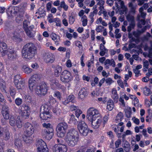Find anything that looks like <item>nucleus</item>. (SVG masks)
<instances>
[{
	"mask_svg": "<svg viewBox=\"0 0 152 152\" xmlns=\"http://www.w3.org/2000/svg\"><path fill=\"white\" fill-rule=\"evenodd\" d=\"M54 22L56 23V26H57L61 27V22L60 19L58 18H54Z\"/></svg>",
	"mask_w": 152,
	"mask_h": 152,
	"instance_id": "nucleus-52",
	"label": "nucleus"
},
{
	"mask_svg": "<svg viewBox=\"0 0 152 152\" xmlns=\"http://www.w3.org/2000/svg\"><path fill=\"white\" fill-rule=\"evenodd\" d=\"M27 35L29 37H33L34 36V33L32 30H30L28 28L24 30Z\"/></svg>",
	"mask_w": 152,
	"mask_h": 152,
	"instance_id": "nucleus-48",
	"label": "nucleus"
},
{
	"mask_svg": "<svg viewBox=\"0 0 152 152\" xmlns=\"http://www.w3.org/2000/svg\"><path fill=\"white\" fill-rule=\"evenodd\" d=\"M88 94V90L85 88H83L79 92L78 98L79 99H82L86 97Z\"/></svg>",
	"mask_w": 152,
	"mask_h": 152,
	"instance_id": "nucleus-22",
	"label": "nucleus"
},
{
	"mask_svg": "<svg viewBox=\"0 0 152 152\" xmlns=\"http://www.w3.org/2000/svg\"><path fill=\"white\" fill-rule=\"evenodd\" d=\"M50 109V107L47 104H44L41 106L40 112L42 113L49 112Z\"/></svg>",
	"mask_w": 152,
	"mask_h": 152,
	"instance_id": "nucleus-32",
	"label": "nucleus"
},
{
	"mask_svg": "<svg viewBox=\"0 0 152 152\" xmlns=\"http://www.w3.org/2000/svg\"><path fill=\"white\" fill-rule=\"evenodd\" d=\"M68 125L66 123L62 122L59 123L56 128L57 136L61 138L64 137Z\"/></svg>",
	"mask_w": 152,
	"mask_h": 152,
	"instance_id": "nucleus-4",
	"label": "nucleus"
},
{
	"mask_svg": "<svg viewBox=\"0 0 152 152\" xmlns=\"http://www.w3.org/2000/svg\"><path fill=\"white\" fill-rule=\"evenodd\" d=\"M9 124L12 126L16 125L18 128H21L23 126V122L20 117L16 118L13 115L11 116L10 118Z\"/></svg>",
	"mask_w": 152,
	"mask_h": 152,
	"instance_id": "nucleus-9",
	"label": "nucleus"
},
{
	"mask_svg": "<svg viewBox=\"0 0 152 152\" xmlns=\"http://www.w3.org/2000/svg\"><path fill=\"white\" fill-rule=\"evenodd\" d=\"M76 118H75V116L73 115H72L71 116L69 121L70 123H73L74 124H75L78 122V119Z\"/></svg>",
	"mask_w": 152,
	"mask_h": 152,
	"instance_id": "nucleus-47",
	"label": "nucleus"
},
{
	"mask_svg": "<svg viewBox=\"0 0 152 152\" xmlns=\"http://www.w3.org/2000/svg\"><path fill=\"white\" fill-rule=\"evenodd\" d=\"M54 75L56 77L58 76L62 71L61 67L59 66H54Z\"/></svg>",
	"mask_w": 152,
	"mask_h": 152,
	"instance_id": "nucleus-35",
	"label": "nucleus"
},
{
	"mask_svg": "<svg viewBox=\"0 0 152 152\" xmlns=\"http://www.w3.org/2000/svg\"><path fill=\"white\" fill-rule=\"evenodd\" d=\"M104 63L107 69L109 68V65L113 67L115 66V62L113 59L111 60L108 59L106 60Z\"/></svg>",
	"mask_w": 152,
	"mask_h": 152,
	"instance_id": "nucleus-23",
	"label": "nucleus"
},
{
	"mask_svg": "<svg viewBox=\"0 0 152 152\" xmlns=\"http://www.w3.org/2000/svg\"><path fill=\"white\" fill-rule=\"evenodd\" d=\"M145 19H141L140 18V20H138L139 21L138 23V27L141 28L142 27V26L145 25Z\"/></svg>",
	"mask_w": 152,
	"mask_h": 152,
	"instance_id": "nucleus-49",
	"label": "nucleus"
},
{
	"mask_svg": "<svg viewBox=\"0 0 152 152\" xmlns=\"http://www.w3.org/2000/svg\"><path fill=\"white\" fill-rule=\"evenodd\" d=\"M152 49V45L151 47H148L147 45H145L144 47V50L145 51L148 50L149 53H151Z\"/></svg>",
	"mask_w": 152,
	"mask_h": 152,
	"instance_id": "nucleus-63",
	"label": "nucleus"
},
{
	"mask_svg": "<svg viewBox=\"0 0 152 152\" xmlns=\"http://www.w3.org/2000/svg\"><path fill=\"white\" fill-rule=\"evenodd\" d=\"M72 79L70 72L67 70L64 71L61 76V80L63 82H69Z\"/></svg>",
	"mask_w": 152,
	"mask_h": 152,
	"instance_id": "nucleus-12",
	"label": "nucleus"
},
{
	"mask_svg": "<svg viewBox=\"0 0 152 152\" xmlns=\"http://www.w3.org/2000/svg\"><path fill=\"white\" fill-rule=\"evenodd\" d=\"M97 2V5L99 6L98 8L100 11L98 12L99 15H100L102 14H103V12L104 10V5L105 3L104 0H96Z\"/></svg>",
	"mask_w": 152,
	"mask_h": 152,
	"instance_id": "nucleus-17",
	"label": "nucleus"
},
{
	"mask_svg": "<svg viewBox=\"0 0 152 152\" xmlns=\"http://www.w3.org/2000/svg\"><path fill=\"white\" fill-rule=\"evenodd\" d=\"M37 48L34 45L31 43L26 44L23 47L22 53L23 57L28 59L33 58L37 53Z\"/></svg>",
	"mask_w": 152,
	"mask_h": 152,
	"instance_id": "nucleus-2",
	"label": "nucleus"
},
{
	"mask_svg": "<svg viewBox=\"0 0 152 152\" xmlns=\"http://www.w3.org/2000/svg\"><path fill=\"white\" fill-rule=\"evenodd\" d=\"M27 7V4L26 3H23L19 6V11L20 12H24L26 10Z\"/></svg>",
	"mask_w": 152,
	"mask_h": 152,
	"instance_id": "nucleus-37",
	"label": "nucleus"
},
{
	"mask_svg": "<svg viewBox=\"0 0 152 152\" xmlns=\"http://www.w3.org/2000/svg\"><path fill=\"white\" fill-rule=\"evenodd\" d=\"M82 113V111L80 109H77L75 112L76 118H78L80 115Z\"/></svg>",
	"mask_w": 152,
	"mask_h": 152,
	"instance_id": "nucleus-64",
	"label": "nucleus"
},
{
	"mask_svg": "<svg viewBox=\"0 0 152 152\" xmlns=\"http://www.w3.org/2000/svg\"><path fill=\"white\" fill-rule=\"evenodd\" d=\"M135 26V23H130L128 27L127 31L129 32H130L132 29Z\"/></svg>",
	"mask_w": 152,
	"mask_h": 152,
	"instance_id": "nucleus-55",
	"label": "nucleus"
},
{
	"mask_svg": "<svg viewBox=\"0 0 152 152\" xmlns=\"http://www.w3.org/2000/svg\"><path fill=\"white\" fill-rule=\"evenodd\" d=\"M7 58L10 61H14L16 60L17 57V55L16 52L12 50H10L6 54Z\"/></svg>",
	"mask_w": 152,
	"mask_h": 152,
	"instance_id": "nucleus-16",
	"label": "nucleus"
},
{
	"mask_svg": "<svg viewBox=\"0 0 152 152\" xmlns=\"http://www.w3.org/2000/svg\"><path fill=\"white\" fill-rule=\"evenodd\" d=\"M32 135H29L28 134L24 133V134L23 137V140L26 143L31 142L32 140L31 136Z\"/></svg>",
	"mask_w": 152,
	"mask_h": 152,
	"instance_id": "nucleus-27",
	"label": "nucleus"
},
{
	"mask_svg": "<svg viewBox=\"0 0 152 152\" xmlns=\"http://www.w3.org/2000/svg\"><path fill=\"white\" fill-rule=\"evenodd\" d=\"M120 96H121L123 98H125L126 100H128L129 99V97L126 96V94L123 92L121 93Z\"/></svg>",
	"mask_w": 152,
	"mask_h": 152,
	"instance_id": "nucleus-61",
	"label": "nucleus"
},
{
	"mask_svg": "<svg viewBox=\"0 0 152 152\" xmlns=\"http://www.w3.org/2000/svg\"><path fill=\"white\" fill-rule=\"evenodd\" d=\"M112 97L114 100L115 102H118V96L117 94V90L116 89L113 88L112 90Z\"/></svg>",
	"mask_w": 152,
	"mask_h": 152,
	"instance_id": "nucleus-28",
	"label": "nucleus"
},
{
	"mask_svg": "<svg viewBox=\"0 0 152 152\" xmlns=\"http://www.w3.org/2000/svg\"><path fill=\"white\" fill-rule=\"evenodd\" d=\"M4 138L6 140H8L10 138V133L8 130H6L4 132Z\"/></svg>",
	"mask_w": 152,
	"mask_h": 152,
	"instance_id": "nucleus-51",
	"label": "nucleus"
},
{
	"mask_svg": "<svg viewBox=\"0 0 152 152\" xmlns=\"http://www.w3.org/2000/svg\"><path fill=\"white\" fill-rule=\"evenodd\" d=\"M23 69L25 73L29 74L32 72V69L26 65L24 66Z\"/></svg>",
	"mask_w": 152,
	"mask_h": 152,
	"instance_id": "nucleus-46",
	"label": "nucleus"
},
{
	"mask_svg": "<svg viewBox=\"0 0 152 152\" xmlns=\"http://www.w3.org/2000/svg\"><path fill=\"white\" fill-rule=\"evenodd\" d=\"M50 36L52 39L55 41V44L57 45H58L60 41V37L54 33H52Z\"/></svg>",
	"mask_w": 152,
	"mask_h": 152,
	"instance_id": "nucleus-26",
	"label": "nucleus"
},
{
	"mask_svg": "<svg viewBox=\"0 0 152 152\" xmlns=\"http://www.w3.org/2000/svg\"><path fill=\"white\" fill-rule=\"evenodd\" d=\"M43 59L44 61L47 63H52L54 61V56L50 53H44Z\"/></svg>",
	"mask_w": 152,
	"mask_h": 152,
	"instance_id": "nucleus-15",
	"label": "nucleus"
},
{
	"mask_svg": "<svg viewBox=\"0 0 152 152\" xmlns=\"http://www.w3.org/2000/svg\"><path fill=\"white\" fill-rule=\"evenodd\" d=\"M79 135L77 131L75 129H71L68 131L65 137V140L69 146L74 147L78 141Z\"/></svg>",
	"mask_w": 152,
	"mask_h": 152,
	"instance_id": "nucleus-1",
	"label": "nucleus"
},
{
	"mask_svg": "<svg viewBox=\"0 0 152 152\" xmlns=\"http://www.w3.org/2000/svg\"><path fill=\"white\" fill-rule=\"evenodd\" d=\"M9 50L7 44L3 42H0V56L4 57L8 53Z\"/></svg>",
	"mask_w": 152,
	"mask_h": 152,
	"instance_id": "nucleus-13",
	"label": "nucleus"
},
{
	"mask_svg": "<svg viewBox=\"0 0 152 152\" xmlns=\"http://www.w3.org/2000/svg\"><path fill=\"white\" fill-rule=\"evenodd\" d=\"M53 129L52 128H50V130H44V133L43 135L46 139L50 140L53 135Z\"/></svg>",
	"mask_w": 152,
	"mask_h": 152,
	"instance_id": "nucleus-20",
	"label": "nucleus"
},
{
	"mask_svg": "<svg viewBox=\"0 0 152 152\" xmlns=\"http://www.w3.org/2000/svg\"><path fill=\"white\" fill-rule=\"evenodd\" d=\"M36 93L39 95H45L47 92V87L45 83L39 84L34 87Z\"/></svg>",
	"mask_w": 152,
	"mask_h": 152,
	"instance_id": "nucleus-10",
	"label": "nucleus"
},
{
	"mask_svg": "<svg viewBox=\"0 0 152 152\" xmlns=\"http://www.w3.org/2000/svg\"><path fill=\"white\" fill-rule=\"evenodd\" d=\"M75 98L74 96L73 95H70L68 96L65 100L62 103L64 105H66L69 102H72Z\"/></svg>",
	"mask_w": 152,
	"mask_h": 152,
	"instance_id": "nucleus-29",
	"label": "nucleus"
},
{
	"mask_svg": "<svg viewBox=\"0 0 152 152\" xmlns=\"http://www.w3.org/2000/svg\"><path fill=\"white\" fill-rule=\"evenodd\" d=\"M53 152H66L67 151L66 146L63 144L55 145L53 148Z\"/></svg>",
	"mask_w": 152,
	"mask_h": 152,
	"instance_id": "nucleus-14",
	"label": "nucleus"
},
{
	"mask_svg": "<svg viewBox=\"0 0 152 152\" xmlns=\"http://www.w3.org/2000/svg\"><path fill=\"white\" fill-rule=\"evenodd\" d=\"M75 21V19L74 16L72 15L70 16L69 18V23L70 24H72Z\"/></svg>",
	"mask_w": 152,
	"mask_h": 152,
	"instance_id": "nucleus-57",
	"label": "nucleus"
},
{
	"mask_svg": "<svg viewBox=\"0 0 152 152\" xmlns=\"http://www.w3.org/2000/svg\"><path fill=\"white\" fill-rule=\"evenodd\" d=\"M101 117V115L99 111L95 108L91 107L88 110L86 117L89 121H92V120Z\"/></svg>",
	"mask_w": 152,
	"mask_h": 152,
	"instance_id": "nucleus-3",
	"label": "nucleus"
},
{
	"mask_svg": "<svg viewBox=\"0 0 152 152\" xmlns=\"http://www.w3.org/2000/svg\"><path fill=\"white\" fill-rule=\"evenodd\" d=\"M0 88L2 92L5 93H7L5 83L4 81L2 79H0Z\"/></svg>",
	"mask_w": 152,
	"mask_h": 152,
	"instance_id": "nucleus-31",
	"label": "nucleus"
},
{
	"mask_svg": "<svg viewBox=\"0 0 152 152\" xmlns=\"http://www.w3.org/2000/svg\"><path fill=\"white\" fill-rule=\"evenodd\" d=\"M132 134V133L131 131L130 130H127L125 132H124V133L122 135V137L123 138H124L126 135H130Z\"/></svg>",
	"mask_w": 152,
	"mask_h": 152,
	"instance_id": "nucleus-56",
	"label": "nucleus"
},
{
	"mask_svg": "<svg viewBox=\"0 0 152 152\" xmlns=\"http://www.w3.org/2000/svg\"><path fill=\"white\" fill-rule=\"evenodd\" d=\"M126 17L127 20L130 23H135L134 16L129 14L126 16Z\"/></svg>",
	"mask_w": 152,
	"mask_h": 152,
	"instance_id": "nucleus-39",
	"label": "nucleus"
},
{
	"mask_svg": "<svg viewBox=\"0 0 152 152\" xmlns=\"http://www.w3.org/2000/svg\"><path fill=\"white\" fill-rule=\"evenodd\" d=\"M23 81L20 76L19 75H16L14 77V83H16L19 82H22Z\"/></svg>",
	"mask_w": 152,
	"mask_h": 152,
	"instance_id": "nucleus-42",
	"label": "nucleus"
},
{
	"mask_svg": "<svg viewBox=\"0 0 152 152\" xmlns=\"http://www.w3.org/2000/svg\"><path fill=\"white\" fill-rule=\"evenodd\" d=\"M81 21L82 22V25L83 26H86L87 23V19L86 16L84 15L81 18Z\"/></svg>",
	"mask_w": 152,
	"mask_h": 152,
	"instance_id": "nucleus-45",
	"label": "nucleus"
},
{
	"mask_svg": "<svg viewBox=\"0 0 152 152\" xmlns=\"http://www.w3.org/2000/svg\"><path fill=\"white\" fill-rule=\"evenodd\" d=\"M18 112L23 118L26 119L30 115V109L28 106L24 104L19 107Z\"/></svg>",
	"mask_w": 152,
	"mask_h": 152,
	"instance_id": "nucleus-7",
	"label": "nucleus"
},
{
	"mask_svg": "<svg viewBox=\"0 0 152 152\" xmlns=\"http://www.w3.org/2000/svg\"><path fill=\"white\" fill-rule=\"evenodd\" d=\"M15 85L16 88L18 90H22L25 87V84L23 81L15 83Z\"/></svg>",
	"mask_w": 152,
	"mask_h": 152,
	"instance_id": "nucleus-36",
	"label": "nucleus"
},
{
	"mask_svg": "<svg viewBox=\"0 0 152 152\" xmlns=\"http://www.w3.org/2000/svg\"><path fill=\"white\" fill-rule=\"evenodd\" d=\"M15 103L17 106H19L22 104V100L21 99L18 98L15 100Z\"/></svg>",
	"mask_w": 152,
	"mask_h": 152,
	"instance_id": "nucleus-54",
	"label": "nucleus"
},
{
	"mask_svg": "<svg viewBox=\"0 0 152 152\" xmlns=\"http://www.w3.org/2000/svg\"><path fill=\"white\" fill-rule=\"evenodd\" d=\"M37 152H48V148L47 147H45L40 149H37Z\"/></svg>",
	"mask_w": 152,
	"mask_h": 152,
	"instance_id": "nucleus-59",
	"label": "nucleus"
},
{
	"mask_svg": "<svg viewBox=\"0 0 152 152\" xmlns=\"http://www.w3.org/2000/svg\"><path fill=\"white\" fill-rule=\"evenodd\" d=\"M40 78L39 75L35 74L33 75L29 80V88L31 91L34 90V87H35L36 80H39Z\"/></svg>",
	"mask_w": 152,
	"mask_h": 152,
	"instance_id": "nucleus-11",
	"label": "nucleus"
},
{
	"mask_svg": "<svg viewBox=\"0 0 152 152\" xmlns=\"http://www.w3.org/2000/svg\"><path fill=\"white\" fill-rule=\"evenodd\" d=\"M116 2L115 6L117 7L115 11L117 13H118L120 15L126 13L127 11V7L124 5L123 1L121 0H114Z\"/></svg>",
	"mask_w": 152,
	"mask_h": 152,
	"instance_id": "nucleus-5",
	"label": "nucleus"
},
{
	"mask_svg": "<svg viewBox=\"0 0 152 152\" xmlns=\"http://www.w3.org/2000/svg\"><path fill=\"white\" fill-rule=\"evenodd\" d=\"M30 22L27 20H24L23 22V27L24 30L25 29H27L28 28V26L30 24Z\"/></svg>",
	"mask_w": 152,
	"mask_h": 152,
	"instance_id": "nucleus-50",
	"label": "nucleus"
},
{
	"mask_svg": "<svg viewBox=\"0 0 152 152\" xmlns=\"http://www.w3.org/2000/svg\"><path fill=\"white\" fill-rule=\"evenodd\" d=\"M107 109L110 111L113 110L114 107V103L113 100L112 99H109L107 102Z\"/></svg>",
	"mask_w": 152,
	"mask_h": 152,
	"instance_id": "nucleus-30",
	"label": "nucleus"
},
{
	"mask_svg": "<svg viewBox=\"0 0 152 152\" xmlns=\"http://www.w3.org/2000/svg\"><path fill=\"white\" fill-rule=\"evenodd\" d=\"M25 130L24 133L29 135H32L34 132L35 129L39 130L40 129L39 125L37 124L34 125L33 126L29 123H26L24 126Z\"/></svg>",
	"mask_w": 152,
	"mask_h": 152,
	"instance_id": "nucleus-8",
	"label": "nucleus"
},
{
	"mask_svg": "<svg viewBox=\"0 0 152 152\" xmlns=\"http://www.w3.org/2000/svg\"><path fill=\"white\" fill-rule=\"evenodd\" d=\"M125 114L127 118H130L131 117V109L129 107H128L125 110Z\"/></svg>",
	"mask_w": 152,
	"mask_h": 152,
	"instance_id": "nucleus-41",
	"label": "nucleus"
},
{
	"mask_svg": "<svg viewBox=\"0 0 152 152\" xmlns=\"http://www.w3.org/2000/svg\"><path fill=\"white\" fill-rule=\"evenodd\" d=\"M60 6L61 7L63 8L65 11H67L68 10V6L64 1L61 2Z\"/></svg>",
	"mask_w": 152,
	"mask_h": 152,
	"instance_id": "nucleus-53",
	"label": "nucleus"
},
{
	"mask_svg": "<svg viewBox=\"0 0 152 152\" xmlns=\"http://www.w3.org/2000/svg\"><path fill=\"white\" fill-rule=\"evenodd\" d=\"M117 83L119 86L121 88H124V82L121 79L118 80H117Z\"/></svg>",
	"mask_w": 152,
	"mask_h": 152,
	"instance_id": "nucleus-58",
	"label": "nucleus"
},
{
	"mask_svg": "<svg viewBox=\"0 0 152 152\" xmlns=\"http://www.w3.org/2000/svg\"><path fill=\"white\" fill-rule=\"evenodd\" d=\"M15 144L18 149L21 148L22 147L21 140L20 139H16L15 141Z\"/></svg>",
	"mask_w": 152,
	"mask_h": 152,
	"instance_id": "nucleus-40",
	"label": "nucleus"
},
{
	"mask_svg": "<svg viewBox=\"0 0 152 152\" xmlns=\"http://www.w3.org/2000/svg\"><path fill=\"white\" fill-rule=\"evenodd\" d=\"M139 14L137 16V20H140V18L145 19L146 15V13L144 11V9L142 7L140 8L139 10Z\"/></svg>",
	"mask_w": 152,
	"mask_h": 152,
	"instance_id": "nucleus-24",
	"label": "nucleus"
},
{
	"mask_svg": "<svg viewBox=\"0 0 152 152\" xmlns=\"http://www.w3.org/2000/svg\"><path fill=\"white\" fill-rule=\"evenodd\" d=\"M77 129L81 136H86L89 133V129L88 126L84 121L79 123L77 125Z\"/></svg>",
	"mask_w": 152,
	"mask_h": 152,
	"instance_id": "nucleus-6",
	"label": "nucleus"
},
{
	"mask_svg": "<svg viewBox=\"0 0 152 152\" xmlns=\"http://www.w3.org/2000/svg\"><path fill=\"white\" fill-rule=\"evenodd\" d=\"M141 34V33L139 30H137L133 32V35L134 37H138Z\"/></svg>",
	"mask_w": 152,
	"mask_h": 152,
	"instance_id": "nucleus-62",
	"label": "nucleus"
},
{
	"mask_svg": "<svg viewBox=\"0 0 152 152\" xmlns=\"http://www.w3.org/2000/svg\"><path fill=\"white\" fill-rule=\"evenodd\" d=\"M40 118L42 120H47L51 117L49 112L40 113Z\"/></svg>",
	"mask_w": 152,
	"mask_h": 152,
	"instance_id": "nucleus-33",
	"label": "nucleus"
},
{
	"mask_svg": "<svg viewBox=\"0 0 152 152\" xmlns=\"http://www.w3.org/2000/svg\"><path fill=\"white\" fill-rule=\"evenodd\" d=\"M36 145L37 149H40L45 147H46L47 145L41 139H39L37 140Z\"/></svg>",
	"mask_w": 152,
	"mask_h": 152,
	"instance_id": "nucleus-25",
	"label": "nucleus"
},
{
	"mask_svg": "<svg viewBox=\"0 0 152 152\" xmlns=\"http://www.w3.org/2000/svg\"><path fill=\"white\" fill-rule=\"evenodd\" d=\"M129 7L130 8V12L133 14H134L136 12L137 5H134L132 2L128 4Z\"/></svg>",
	"mask_w": 152,
	"mask_h": 152,
	"instance_id": "nucleus-34",
	"label": "nucleus"
},
{
	"mask_svg": "<svg viewBox=\"0 0 152 152\" xmlns=\"http://www.w3.org/2000/svg\"><path fill=\"white\" fill-rule=\"evenodd\" d=\"M2 113L4 118L5 119H8L10 116V109L6 106H4L3 107Z\"/></svg>",
	"mask_w": 152,
	"mask_h": 152,
	"instance_id": "nucleus-19",
	"label": "nucleus"
},
{
	"mask_svg": "<svg viewBox=\"0 0 152 152\" xmlns=\"http://www.w3.org/2000/svg\"><path fill=\"white\" fill-rule=\"evenodd\" d=\"M105 82L106 83L109 85H110L112 83L114 82V81L110 78H107L105 80Z\"/></svg>",
	"mask_w": 152,
	"mask_h": 152,
	"instance_id": "nucleus-60",
	"label": "nucleus"
},
{
	"mask_svg": "<svg viewBox=\"0 0 152 152\" xmlns=\"http://www.w3.org/2000/svg\"><path fill=\"white\" fill-rule=\"evenodd\" d=\"M9 92L11 95L14 99V98L15 95V94L16 91L15 89L12 86H10L9 88Z\"/></svg>",
	"mask_w": 152,
	"mask_h": 152,
	"instance_id": "nucleus-43",
	"label": "nucleus"
},
{
	"mask_svg": "<svg viewBox=\"0 0 152 152\" xmlns=\"http://www.w3.org/2000/svg\"><path fill=\"white\" fill-rule=\"evenodd\" d=\"M96 120V119L92 120V121H89L91 122L92 127L94 129H96L99 128L102 122V117H99Z\"/></svg>",
	"mask_w": 152,
	"mask_h": 152,
	"instance_id": "nucleus-18",
	"label": "nucleus"
},
{
	"mask_svg": "<svg viewBox=\"0 0 152 152\" xmlns=\"http://www.w3.org/2000/svg\"><path fill=\"white\" fill-rule=\"evenodd\" d=\"M143 91L144 94L146 96H149L151 94V91L150 89L146 87L143 88Z\"/></svg>",
	"mask_w": 152,
	"mask_h": 152,
	"instance_id": "nucleus-44",
	"label": "nucleus"
},
{
	"mask_svg": "<svg viewBox=\"0 0 152 152\" xmlns=\"http://www.w3.org/2000/svg\"><path fill=\"white\" fill-rule=\"evenodd\" d=\"M123 119V113L121 112H120L116 116L115 121L116 123L119 122L121 121Z\"/></svg>",
	"mask_w": 152,
	"mask_h": 152,
	"instance_id": "nucleus-38",
	"label": "nucleus"
},
{
	"mask_svg": "<svg viewBox=\"0 0 152 152\" xmlns=\"http://www.w3.org/2000/svg\"><path fill=\"white\" fill-rule=\"evenodd\" d=\"M50 84L51 88L53 89H56L61 87V85L59 83L58 80L52 79L50 80Z\"/></svg>",
	"mask_w": 152,
	"mask_h": 152,
	"instance_id": "nucleus-21",
	"label": "nucleus"
}]
</instances>
